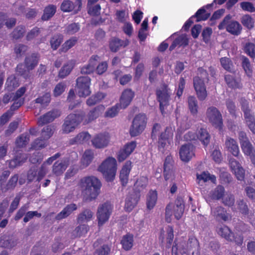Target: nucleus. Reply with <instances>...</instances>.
I'll use <instances>...</instances> for the list:
<instances>
[{
    "mask_svg": "<svg viewBox=\"0 0 255 255\" xmlns=\"http://www.w3.org/2000/svg\"><path fill=\"white\" fill-rule=\"evenodd\" d=\"M78 185L85 191L91 201L95 199L99 195L102 184L100 180L95 176H89L81 178Z\"/></svg>",
    "mask_w": 255,
    "mask_h": 255,
    "instance_id": "obj_1",
    "label": "nucleus"
},
{
    "mask_svg": "<svg viewBox=\"0 0 255 255\" xmlns=\"http://www.w3.org/2000/svg\"><path fill=\"white\" fill-rule=\"evenodd\" d=\"M189 253L191 255H200L199 243L196 239H191L187 243H175L172 249V255H189Z\"/></svg>",
    "mask_w": 255,
    "mask_h": 255,
    "instance_id": "obj_2",
    "label": "nucleus"
},
{
    "mask_svg": "<svg viewBox=\"0 0 255 255\" xmlns=\"http://www.w3.org/2000/svg\"><path fill=\"white\" fill-rule=\"evenodd\" d=\"M85 112L83 110L69 114L62 126V133L68 134L73 131L84 120Z\"/></svg>",
    "mask_w": 255,
    "mask_h": 255,
    "instance_id": "obj_3",
    "label": "nucleus"
},
{
    "mask_svg": "<svg viewBox=\"0 0 255 255\" xmlns=\"http://www.w3.org/2000/svg\"><path fill=\"white\" fill-rule=\"evenodd\" d=\"M117 169V161L112 157H108L98 167V170L103 173L108 182H112L114 180Z\"/></svg>",
    "mask_w": 255,
    "mask_h": 255,
    "instance_id": "obj_4",
    "label": "nucleus"
},
{
    "mask_svg": "<svg viewBox=\"0 0 255 255\" xmlns=\"http://www.w3.org/2000/svg\"><path fill=\"white\" fill-rule=\"evenodd\" d=\"M184 210V204L182 199H177L175 203L169 204L166 208V221L168 223H170L173 215L177 220H179L183 214Z\"/></svg>",
    "mask_w": 255,
    "mask_h": 255,
    "instance_id": "obj_5",
    "label": "nucleus"
},
{
    "mask_svg": "<svg viewBox=\"0 0 255 255\" xmlns=\"http://www.w3.org/2000/svg\"><path fill=\"white\" fill-rule=\"evenodd\" d=\"M128 107V89H125L122 93L120 99V102L112 107L108 108L105 113V117L113 118L116 117L121 109H125Z\"/></svg>",
    "mask_w": 255,
    "mask_h": 255,
    "instance_id": "obj_6",
    "label": "nucleus"
},
{
    "mask_svg": "<svg viewBox=\"0 0 255 255\" xmlns=\"http://www.w3.org/2000/svg\"><path fill=\"white\" fill-rule=\"evenodd\" d=\"M147 119L144 114H139L136 115L132 122L130 128V134L132 136H135L140 134L145 129Z\"/></svg>",
    "mask_w": 255,
    "mask_h": 255,
    "instance_id": "obj_7",
    "label": "nucleus"
},
{
    "mask_svg": "<svg viewBox=\"0 0 255 255\" xmlns=\"http://www.w3.org/2000/svg\"><path fill=\"white\" fill-rule=\"evenodd\" d=\"M217 231L220 236L227 241L234 242L239 246L242 245L243 237L241 233H232L230 228L226 226L219 227Z\"/></svg>",
    "mask_w": 255,
    "mask_h": 255,
    "instance_id": "obj_8",
    "label": "nucleus"
},
{
    "mask_svg": "<svg viewBox=\"0 0 255 255\" xmlns=\"http://www.w3.org/2000/svg\"><path fill=\"white\" fill-rule=\"evenodd\" d=\"M231 16L227 15L218 26L219 29L226 28L232 34L238 35L242 30L241 25L237 21L231 20Z\"/></svg>",
    "mask_w": 255,
    "mask_h": 255,
    "instance_id": "obj_9",
    "label": "nucleus"
},
{
    "mask_svg": "<svg viewBox=\"0 0 255 255\" xmlns=\"http://www.w3.org/2000/svg\"><path fill=\"white\" fill-rule=\"evenodd\" d=\"M147 182L148 179L144 176L137 180L134 185L137 191L130 196V200L128 199V209H131L136 206L139 198V191L146 187Z\"/></svg>",
    "mask_w": 255,
    "mask_h": 255,
    "instance_id": "obj_10",
    "label": "nucleus"
},
{
    "mask_svg": "<svg viewBox=\"0 0 255 255\" xmlns=\"http://www.w3.org/2000/svg\"><path fill=\"white\" fill-rule=\"evenodd\" d=\"M201 77L197 76L194 78V87L199 100L204 101L207 96V92L204 84V79L207 76L206 72H203Z\"/></svg>",
    "mask_w": 255,
    "mask_h": 255,
    "instance_id": "obj_11",
    "label": "nucleus"
},
{
    "mask_svg": "<svg viewBox=\"0 0 255 255\" xmlns=\"http://www.w3.org/2000/svg\"><path fill=\"white\" fill-rule=\"evenodd\" d=\"M206 114L207 119L214 127L221 128L223 125L222 116L217 108L213 106L208 108Z\"/></svg>",
    "mask_w": 255,
    "mask_h": 255,
    "instance_id": "obj_12",
    "label": "nucleus"
},
{
    "mask_svg": "<svg viewBox=\"0 0 255 255\" xmlns=\"http://www.w3.org/2000/svg\"><path fill=\"white\" fill-rule=\"evenodd\" d=\"M91 79L88 76H80L76 80V86L80 97H86L90 95Z\"/></svg>",
    "mask_w": 255,
    "mask_h": 255,
    "instance_id": "obj_13",
    "label": "nucleus"
},
{
    "mask_svg": "<svg viewBox=\"0 0 255 255\" xmlns=\"http://www.w3.org/2000/svg\"><path fill=\"white\" fill-rule=\"evenodd\" d=\"M112 211V206L109 202H105L98 208L97 218L98 225L102 226L107 221Z\"/></svg>",
    "mask_w": 255,
    "mask_h": 255,
    "instance_id": "obj_14",
    "label": "nucleus"
},
{
    "mask_svg": "<svg viewBox=\"0 0 255 255\" xmlns=\"http://www.w3.org/2000/svg\"><path fill=\"white\" fill-rule=\"evenodd\" d=\"M242 108L244 112L246 124L253 132L255 133V119L249 109V104L245 100H242Z\"/></svg>",
    "mask_w": 255,
    "mask_h": 255,
    "instance_id": "obj_15",
    "label": "nucleus"
},
{
    "mask_svg": "<svg viewBox=\"0 0 255 255\" xmlns=\"http://www.w3.org/2000/svg\"><path fill=\"white\" fill-rule=\"evenodd\" d=\"M81 0H76L73 2L70 0H64L60 6L61 10L64 12H72L74 14H77L82 8Z\"/></svg>",
    "mask_w": 255,
    "mask_h": 255,
    "instance_id": "obj_16",
    "label": "nucleus"
},
{
    "mask_svg": "<svg viewBox=\"0 0 255 255\" xmlns=\"http://www.w3.org/2000/svg\"><path fill=\"white\" fill-rule=\"evenodd\" d=\"M170 92L167 87L165 86L158 89L156 92L157 100L160 104V109L163 114L165 108L168 105Z\"/></svg>",
    "mask_w": 255,
    "mask_h": 255,
    "instance_id": "obj_17",
    "label": "nucleus"
},
{
    "mask_svg": "<svg viewBox=\"0 0 255 255\" xmlns=\"http://www.w3.org/2000/svg\"><path fill=\"white\" fill-rule=\"evenodd\" d=\"M61 112L56 109L52 110L40 116L37 120L38 126L43 125L52 122L56 118L60 116Z\"/></svg>",
    "mask_w": 255,
    "mask_h": 255,
    "instance_id": "obj_18",
    "label": "nucleus"
},
{
    "mask_svg": "<svg viewBox=\"0 0 255 255\" xmlns=\"http://www.w3.org/2000/svg\"><path fill=\"white\" fill-rule=\"evenodd\" d=\"M110 139V136L108 133H99L92 139V143L96 148H102L108 145Z\"/></svg>",
    "mask_w": 255,
    "mask_h": 255,
    "instance_id": "obj_19",
    "label": "nucleus"
},
{
    "mask_svg": "<svg viewBox=\"0 0 255 255\" xmlns=\"http://www.w3.org/2000/svg\"><path fill=\"white\" fill-rule=\"evenodd\" d=\"M194 150L195 147L191 144L182 145L179 150L181 159L184 162H188L194 156Z\"/></svg>",
    "mask_w": 255,
    "mask_h": 255,
    "instance_id": "obj_20",
    "label": "nucleus"
},
{
    "mask_svg": "<svg viewBox=\"0 0 255 255\" xmlns=\"http://www.w3.org/2000/svg\"><path fill=\"white\" fill-rule=\"evenodd\" d=\"M164 176L165 180L172 181L175 178L173 160L171 156L166 157L164 163Z\"/></svg>",
    "mask_w": 255,
    "mask_h": 255,
    "instance_id": "obj_21",
    "label": "nucleus"
},
{
    "mask_svg": "<svg viewBox=\"0 0 255 255\" xmlns=\"http://www.w3.org/2000/svg\"><path fill=\"white\" fill-rule=\"evenodd\" d=\"M230 167L239 180H243L245 177V170L240 163L234 158L229 160Z\"/></svg>",
    "mask_w": 255,
    "mask_h": 255,
    "instance_id": "obj_22",
    "label": "nucleus"
},
{
    "mask_svg": "<svg viewBox=\"0 0 255 255\" xmlns=\"http://www.w3.org/2000/svg\"><path fill=\"white\" fill-rule=\"evenodd\" d=\"M104 106L101 105L95 107L90 110L87 117L85 116L84 120L83 121V124L86 125L97 119L100 116L102 112L104 111Z\"/></svg>",
    "mask_w": 255,
    "mask_h": 255,
    "instance_id": "obj_23",
    "label": "nucleus"
},
{
    "mask_svg": "<svg viewBox=\"0 0 255 255\" xmlns=\"http://www.w3.org/2000/svg\"><path fill=\"white\" fill-rule=\"evenodd\" d=\"M99 56L97 55H92L90 58L88 64L83 66L80 68V72L82 74H91L93 73L99 59Z\"/></svg>",
    "mask_w": 255,
    "mask_h": 255,
    "instance_id": "obj_24",
    "label": "nucleus"
},
{
    "mask_svg": "<svg viewBox=\"0 0 255 255\" xmlns=\"http://www.w3.org/2000/svg\"><path fill=\"white\" fill-rule=\"evenodd\" d=\"M225 145L226 148L234 156H238L240 153V150L236 140L230 137H227Z\"/></svg>",
    "mask_w": 255,
    "mask_h": 255,
    "instance_id": "obj_25",
    "label": "nucleus"
},
{
    "mask_svg": "<svg viewBox=\"0 0 255 255\" xmlns=\"http://www.w3.org/2000/svg\"><path fill=\"white\" fill-rule=\"evenodd\" d=\"M90 138L91 135L87 131H83L79 133L74 137L70 139L68 141V144L70 145L83 144L89 140Z\"/></svg>",
    "mask_w": 255,
    "mask_h": 255,
    "instance_id": "obj_26",
    "label": "nucleus"
},
{
    "mask_svg": "<svg viewBox=\"0 0 255 255\" xmlns=\"http://www.w3.org/2000/svg\"><path fill=\"white\" fill-rule=\"evenodd\" d=\"M40 56L38 53H33L27 56L24 60V64L28 70H33L38 64Z\"/></svg>",
    "mask_w": 255,
    "mask_h": 255,
    "instance_id": "obj_27",
    "label": "nucleus"
},
{
    "mask_svg": "<svg viewBox=\"0 0 255 255\" xmlns=\"http://www.w3.org/2000/svg\"><path fill=\"white\" fill-rule=\"evenodd\" d=\"M68 165V161L65 159L56 161L52 166V172L57 176L61 175Z\"/></svg>",
    "mask_w": 255,
    "mask_h": 255,
    "instance_id": "obj_28",
    "label": "nucleus"
},
{
    "mask_svg": "<svg viewBox=\"0 0 255 255\" xmlns=\"http://www.w3.org/2000/svg\"><path fill=\"white\" fill-rule=\"evenodd\" d=\"M211 214L217 220H222L224 221H227L231 219V215L227 213L223 207L221 206L212 209Z\"/></svg>",
    "mask_w": 255,
    "mask_h": 255,
    "instance_id": "obj_29",
    "label": "nucleus"
},
{
    "mask_svg": "<svg viewBox=\"0 0 255 255\" xmlns=\"http://www.w3.org/2000/svg\"><path fill=\"white\" fill-rule=\"evenodd\" d=\"M243 152L250 157L252 163L255 165V149L249 141L241 145Z\"/></svg>",
    "mask_w": 255,
    "mask_h": 255,
    "instance_id": "obj_30",
    "label": "nucleus"
},
{
    "mask_svg": "<svg viewBox=\"0 0 255 255\" xmlns=\"http://www.w3.org/2000/svg\"><path fill=\"white\" fill-rule=\"evenodd\" d=\"M77 207L76 204L72 203L67 205L59 213H58L55 219L57 220H61L69 216L74 211L76 210Z\"/></svg>",
    "mask_w": 255,
    "mask_h": 255,
    "instance_id": "obj_31",
    "label": "nucleus"
},
{
    "mask_svg": "<svg viewBox=\"0 0 255 255\" xmlns=\"http://www.w3.org/2000/svg\"><path fill=\"white\" fill-rule=\"evenodd\" d=\"M126 45V41L115 37L111 38L109 41V48L113 52H117L121 47H125Z\"/></svg>",
    "mask_w": 255,
    "mask_h": 255,
    "instance_id": "obj_32",
    "label": "nucleus"
},
{
    "mask_svg": "<svg viewBox=\"0 0 255 255\" xmlns=\"http://www.w3.org/2000/svg\"><path fill=\"white\" fill-rule=\"evenodd\" d=\"M27 159V156L23 153H17L15 157L10 160L9 162V167L10 168H14L16 166L21 165L25 162Z\"/></svg>",
    "mask_w": 255,
    "mask_h": 255,
    "instance_id": "obj_33",
    "label": "nucleus"
},
{
    "mask_svg": "<svg viewBox=\"0 0 255 255\" xmlns=\"http://www.w3.org/2000/svg\"><path fill=\"white\" fill-rule=\"evenodd\" d=\"M56 5L54 4H49L46 6L44 9L41 19L43 21L49 20L56 13Z\"/></svg>",
    "mask_w": 255,
    "mask_h": 255,
    "instance_id": "obj_34",
    "label": "nucleus"
},
{
    "mask_svg": "<svg viewBox=\"0 0 255 255\" xmlns=\"http://www.w3.org/2000/svg\"><path fill=\"white\" fill-rule=\"evenodd\" d=\"M63 40V36L62 34L58 33L54 34L50 39V44L53 50H56Z\"/></svg>",
    "mask_w": 255,
    "mask_h": 255,
    "instance_id": "obj_35",
    "label": "nucleus"
},
{
    "mask_svg": "<svg viewBox=\"0 0 255 255\" xmlns=\"http://www.w3.org/2000/svg\"><path fill=\"white\" fill-rule=\"evenodd\" d=\"M157 194L155 191H150L146 198V207L148 210L152 209L156 204Z\"/></svg>",
    "mask_w": 255,
    "mask_h": 255,
    "instance_id": "obj_36",
    "label": "nucleus"
},
{
    "mask_svg": "<svg viewBox=\"0 0 255 255\" xmlns=\"http://www.w3.org/2000/svg\"><path fill=\"white\" fill-rule=\"evenodd\" d=\"M17 241L12 238H0V247L10 249L16 246Z\"/></svg>",
    "mask_w": 255,
    "mask_h": 255,
    "instance_id": "obj_37",
    "label": "nucleus"
},
{
    "mask_svg": "<svg viewBox=\"0 0 255 255\" xmlns=\"http://www.w3.org/2000/svg\"><path fill=\"white\" fill-rule=\"evenodd\" d=\"M74 66V63L72 61L64 64L59 72L58 76L61 78H64L68 76L72 71Z\"/></svg>",
    "mask_w": 255,
    "mask_h": 255,
    "instance_id": "obj_38",
    "label": "nucleus"
},
{
    "mask_svg": "<svg viewBox=\"0 0 255 255\" xmlns=\"http://www.w3.org/2000/svg\"><path fill=\"white\" fill-rule=\"evenodd\" d=\"M188 109L193 115H196L198 111V102L196 98L193 96H189L187 100Z\"/></svg>",
    "mask_w": 255,
    "mask_h": 255,
    "instance_id": "obj_39",
    "label": "nucleus"
},
{
    "mask_svg": "<svg viewBox=\"0 0 255 255\" xmlns=\"http://www.w3.org/2000/svg\"><path fill=\"white\" fill-rule=\"evenodd\" d=\"M78 39L76 37H72L69 39L66 40L59 49L60 53H66L70 48L73 47L77 42Z\"/></svg>",
    "mask_w": 255,
    "mask_h": 255,
    "instance_id": "obj_40",
    "label": "nucleus"
},
{
    "mask_svg": "<svg viewBox=\"0 0 255 255\" xmlns=\"http://www.w3.org/2000/svg\"><path fill=\"white\" fill-rule=\"evenodd\" d=\"M30 140V135L28 133H23L17 137L15 145L17 147L25 146Z\"/></svg>",
    "mask_w": 255,
    "mask_h": 255,
    "instance_id": "obj_41",
    "label": "nucleus"
},
{
    "mask_svg": "<svg viewBox=\"0 0 255 255\" xmlns=\"http://www.w3.org/2000/svg\"><path fill=\"white\" fill-rule=\"evenodd\" d=\"M105 97V95L103 93L98 92L89 97L87 100L86 104L89 107L93 106L99 103Z\"/></svg>",
    "mask_w": 255,
    "mask_h": 255,
    "instance_id": "obj_42",
    "label": "nucleus"
},
{
    "mask_svg": "<svg viewBox=\"0 0 255 255\" xmlns=\"http://www.w3.org/2000/svg\"><path fill=\"white\" fill-rule=\"evenodd\" d=\"M55 128L53 125H49L44 127L41 131V138L49 139L54 134Z\"/></svg>",
    "mask_w": 255,
    "mask_h": 255,
    "instance_id": "obj_43",
    "label": "nucleus"
},
{
    "mask_svg": "<svg viewBox=\"0 0 255 255\" xmlns=\"http://www.w3.org/2000/svg\"><path fill=\"white\" fill-rule=\"evenodd\" d=\"M93 215V214L90 210L85 209L78 215L77 222L79 223L88 222L91 220Z\"/></svg>",
    "mask_w": 255,
    "mask_h": 255,
    "instance_id": "obj_44",
    "label": "nucleus"
},
{
    "mask_svg": "<svg viewBox=\"0 0 255 255\" xmlns=\"http://www.w3.org/2000/svg\"><path fill=\"white\" fill-rule=\"evenodd\" d=\"M197 136L198 139H199L205 146H206L209 143L210 136L206 129L200 128L198 132Z\"/></svg>",
    "mask_w": 255,
    "mask_h": 255,
    "instance_id": "obj_45",
    "label": "nucleus"
},
{
    "mask_svg": "<svg viewBox=\"0 0 255 255\" xmlns=\"http://www.w3.org/2000/svg\"><path fill=\"white\" fill-rule=\"evenodd\" d=\"M94 158V152L91 149L86 150L81 160L82 164L85 166H88Z\"/></svg>",
    "mask_w": 255,
    "mask_h": 255,
    "instance_id": "obj_46",
    "label": "nucleus"
},
{
    "mask_svg": "<svg viewBox=\"0 0 255 255\" xmlns=\"http://www.w3.org/2000/svg\"><path fill=\"white\" fill-rule=\"evenodd\" d=\"M51 100V96L49 93H46L42 96L36 98L34 101L35 103L40 104L42 107L48 105Z\"/></svg>",
    "mask_w": 255,
    "mask_h": 255,
    "instance_id": "obj_47",
    "label": "nucleus"
},
{
    "mask_svg": "<svg viewBox=\"0 0 255 255\" xmlns=\"http://www.w3.org/2000/svg\"><path fill=\"white\" fill-rule=\"evenodd\" d=\"M116 15L118 21L125 23L123 31L126 34H128V22H126L125 11L117 10Z\"/></svg>",
    "mask_w": 255,
    "mask_h": 255,
    "instance_id": "obj_48",
    "label": "nucleus"
},
{
    "mask_svg": "<svg viewBox=\"0 0 255 255\" xmlns=\"http://www.w3.org/2000/svg\"><path fill=\"white\" fill-rule=\"evenodd\" d=\"M197 178L199 181H203V182H206L209 180H211L212 182L215 183L216 181V178L215 176L211 175L208 172H204L201 174H197Z\"/></svg>",
    "mask_w": 255,
    "mask_h": 255,
    "instance_id": "obj_49",
    "label": "nucleus"
},
{
    "mask_svg": "<svg viewBox=\"0 0 255 255\" xmlns=\"http://www.w3.org/2000/svg\"><path fill=\"white\" fill-rule=\"evenodd\" d=\"M120 179L122 185L126 186L128 183V164L126 163L120 171Z\"/></svg>",
    "mask_w": 255,
    "mask_h": 255,
    "instance_id": "obj_50",
    "label": "nucleus"
},
{
    "mask_svg": "<svg viewBox=\"0 0 255 255\" xmlns=\"http://www.w3.org/2000/svg\"><path fill=\"white\" fill-rule=\"evenodd\" d=\"M47 140L39 137L35 139L31 144V148L38 150L45 147L46 145V141Z\"/></svg>",
    "mask_w": 255,
    "mask_h": 255,
    "instance_id": "obj_51",
    "label": "nucleus"
},
{
    "mask_svg": "<svg viewBox=\"0 0 255 255\" xmlns=\"http://www.w3.org/2000/svg\"><path fill=\"white\" fill-rule=\"evenodd\" d=\"M246 53L249 56L254 58L255 57V44L252 42H247L244 46Z\"/></svg>",
    "mask_w": 255,
    "mask_h": 255,
    "instance_id": "obj_52",
    "label": "nucleus"
},
{
    "mask_svg": "<svg viewBox=\"0 0 255 255\" xmlns=\"http://www.w3.org/2000/svg\"><path fill=\"white\" fill-rule=\"evenodd\" d=\"M18 178L17 174L12 176L4 187V191L13 190L17 184Z\"/></svg>",
    "mask_w": 255,
    "mask_h": 255,
    "instance_id": "obj_53",
    "label": "nucleus"
},
{
    "mask_svg": "<svg viewBox=\"0 0 255 255\" xmlns=\"http://www.w3.org/2000/svg\"><path fill=\"white\" fill-rule=\"evenodd\" d=\"M79 29L80 25L78 23H72L66 27L64 32L69 35L73 34L78 32Z\"/></svg>",
    "mask_w": 255,
    "mask_h": 255,
    "instance_id": "obj_54",
    "label": "nucleus"
},
{
    "mask_svg": "<svg viewBox=\"0 0 255 255\" xmlns=\"http://www.w3.org/2000/svg\"><path fill=\"white\" fill-rule=\"evenodd\" d=\"M76 97L74 91L73 89L70 90L68 95L67 97V101L68 102H71V103L69 106V109L71 110H73L75 108H76L78 105L80 104V102H77L76 103H72L73 100Z\"/></svg>",
    "mask_w": 255,
    "mask_h": 255,
    "instance_id": "obj_55",
    "label": "nucleus"
},
{
    "mask_svg": "<svg viewBox=\"0 0 255 255\" xmlns=\"http://www.w3.org/2000/svg\"><path fill=\"white\" fill-rule=\"evenodd\" d=\"M25 32L24 26H18L12 31L11 35L13 39H18L21 38Z\"/></svg>",
    "mask_w": 255,
    "mask_h": 255,
    "instance_id": "obj_56",
    "label": "nucleus"
},
{
    "mask_svg": "<svg viewBox=\"0 0 255 255\" xmlns=\"http://www.w3.org/2000/svg\"><path fill=\"white\" fill-rule=\"evenodd\" d=\"M111 248L107 245H103L96 249L94 255H110Z\"/></svg>",
    "mask_w": 255,
    "mask_h": 255,
    "instance_id": "obj_57",
    "label": "nucleus"
},
{
    "mask_svg": "<svg viewBox=\"0 0 255 255\" xmlns=\"http://www.w3.org/2000/svg\"><path fill=\"white\" fill-rule=\"evenodd\" d=\"M242 23L249 29L253 28L254 26V21L253 19L249 15H245L242 18Z\"/></svg>",
    "mask_w": 255,
    "mask_h": 255,
    "instance_id": "obj_58",
    "label": "nucleus"
},
{
    "mask_svg": "<svg viewBox=\"0 0 255 255\" xmlns=\"http://www.w3.org/2000/svg\"><path fill=\"white\" fill-rule=\"evenodd\" d=\"M224 188L223 186H217L212 194V198L217 200L221 199L224 195Z\"/></svg>",
    "mask_w": 255,
    "mask_h": 255,
    "instance_id": "obj_59",
    "label": "nucleus"
},
{
    "mask_svg": "<svg viewBox=\"0 0 255 255\" xmlns=\"http://www.w3.org/2000/svg\"><path fill=\"white\" fill-rule=\"evenodd\" d=\"M172 141L165 138L164 134H161L158 139V148L161 151H163L167 144H170Z\"/></svg>",
    "mask_w": 255,
    "mask_h": 255,
    "instance_id": "obj_60",
    "label": "nucleus"
},
{
    "mask_svg": "<svg viewBox=\"0 0 255 255\" xmlns=\"http://www.w3.org/2000/svg\"><path fill=\"white\" fill-rule=\"evenodd\" d=\"M242 65L247 75L251 77L252 75V70L248 58L245 57H243Z\"/></svg>",
    "mask_w": 255,
    "mask_h": 255,
    "instance_id": "obj_61",
    "label": "nucleus"
},
{
    "mask_svg": "<svg viewBox=\"0 0 255 255\" xmlns=\"http://www.w3.org/2000/svg\"><path fill=\"white\" fill-rule=\"evenodd\" d=\"M209 15L210 14L206 13L205 9L203 8L198 10L195 14L197 21L206 20L209 17Z\"/></svg>",
    "mask_w": 255,
    "mask_h": 255,
    "instance_id": "obj_62",
    "label": "nucleus"
},
{
    "mask_svg": "<svg viewBox=\"0 0 255 255\" xmlns=\"http://www.w3.org/2000/svg\"><path fill=\"white\" fill-rule=\"evenodd\" d=\"M88 6V13L91 15H98L100 13L101 9V6L99 4L95 5H92Z\"/></svg>",
    "mask_w": 255,
    "mask_h": 255,
    "instance_id": "obj_63",
    "label": "nucleus"
},
{
    "mask_svg": "<svg viewBox=\"0 0 255 255\" xmlns=\"http://www.w3.org/2000/svg\"><path fill=\"white\" fill-rule=\"evenodd\" d=\"M66 85L64 83H59L57 84L53 90V95L55 97L61 95L65 91Z\"/></svg>",
    "mask_w": 255,
    "mask_h": 255,
    "instance_id": "obj_64",
    "label": "nucleus"
}]
</instances>
